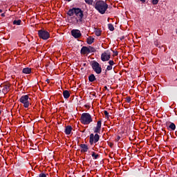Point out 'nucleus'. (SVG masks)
<instances>
[{"instance_id": "obj_1", "label": "nucleus", "mask_w": 177, "mask_h": 177, "mask_svg": "<svg viewBox=\"0 0 177 177\" xmlns=\"http://www.w3.org/2000/svg\"><path fill=\"white\" fill-rule=\"evenodd\" d=\"M67 15L73 17V23H81L84 12L82 9L73 8L68 11Z\"/></svg>"}, {"instance_id": "obj_2", "label": "nucleus", "mask_w": 177, "mask_h": 177, "mask_svg": "<svg viewBox=\"0 0 177 177\" xmlns=\"http://www.w3.org/2000/svg\"><path fill=\"white\" fill-rule=\"evenodd\" d=\"M95 8L101 15H104L106 10L109 9V5L104 1H98L95 4Z\"/></svg>"}, {"instance_id": "obj_3", "label": "nucleus", "mask_w": 177, "mask_h": 177, "mask_svg": "<svg viewBox=\"0 0 177 177\" xmlns=\"http://www.w3.org/2000/svg\"><path fill=\"white\" fill-rule=\"evenodd\" d=\"M81 121L84 125H88L92 122V116H91V114L87 113H82L81 116Z\"/></svg>"}, {"instance_id": "obj_4", "label": "nucleus", "mask_w": 177, "mask_h": 177, "mask_svg": "<svg viewBox=\"0 0 177 177\" xmlns=\"http://www.w3.org/2000/svg\"><path fill=\"white\" fill-rule=\"evenodd\" d=\"M20 102L24 104V107L26 109H28L30 102H31V99H30V97L28 95H23L20 98Z\"/></svg>"}, {"instance_id": "obj_5", "label": "nucleus", "mask_w": 177, "mask_h": 177, "mask_svg": "<svg viewBox=\"0 0 177 177\" xmlns=\"http://www.w3.org/2000/svg\"><path fill=\"white\" fill-rule=\"evenodd\" d=\"M92 68L96 74H100V73H102V67L100 66V64L96 62L92 63Z\"/></svg>"}, {"instance_id": "obj_6", "label": "nucleus", "mask_w": 177, "mask_h": 177, "mask_svg": "<svg viewBox=\"0 0 177 177\" xmlns=\"http://www.w3.org/2000/svg\"><path fill=\"white\" fill-rule=\"evenodd\" d=\"M99 139H100V136H98L97 133H96L95 136L93 133H91L90 135V144L93 145V143H97L99 142Z\"/></svg>"}, {"instance_id": "obj_7", "label": "nucleus", "mask_w": 177, "mask_h": 177, "mask_svg": "<svg viewBox=\"0 0 177 177\" xmlns=\"http://www.w3.org/2000/svg\"><path fill=\"white\" fill-rule=\"evenodd\" d=\"M39 38H41V39H48L49 38V32L46 30H39L38 32Z\"/></svg>"}, {"instance_id": "obj_8", "label": "nucleus", "mask_w": 177, "mask_h": 177, "mask_svg": "<svg viewBox=\"0 0 177 177\" xmlns=\"http://www.w3.org/2000/svg\"><path fill=\"white\" fill-rule=\"evenodd\" d=\"M111 54L109 51H105L101 55V60L102 62H109L110 60V57Z\"/></svg>"}, {"instance_id": "obj_9", "label": "nucleus", "mask_w": 177, "mask_h": 177, "mask_svg": "<svg viewBox=\"0 0 177 177\" xmlns=\"http://www.w3.org/2000/svg\"><path fill=\"white\" fill-rule=\"evenodd\" d=\"M72 36L74 37V38H80L81 37V31L80 30L73 29L71 30Z\"/></svg>"}, {"instance_id": "obj_10", "label": "nucleus", "mask_w": 177, "mask_h": 177, "mask_svg": "<svg viewBox=\"0 0 177 177\" xmlns=\"http://www.w3.org/2000/svg\"><path fill=\"white\" fill-rule=\"evenodd\" d=\"M90 52H91V50L86 46H84L81 49V54L82 55H86L87 53H89Z\"/></svg>"}, {"instance_id": "obj_11", "label": "nucleus", "mask_w": 177, "mask_h": 177, "mask_svg": "<svg viewBox=\"0 0 177 177\" xmlns=\"http://www.w3.org/2000/svg\"><path fill=\"white\" fill-rule=\"evenodd\" d=\"M80 149H81V151L82 153H86V151H88V145H85V144H82L80 145Z\"/></svg>"}, {"instance_id": "obj_12", "label": "nucleus", "mask_w": 177, "mask_h": 177, "mask_svg": "<svg viewBox=\"0 0 177 177\" xmlns=\"http://www.w3.org/2000/svg\"><path fill=\"white\" fill-rule=\"evenodd\" d=\"M2 88H3V93H8V92H9V90H10L9 84H3Z\"/></svg>"}, {"instance_id": "obj_13", "label": "nucleus", "mask_w": 177, "mask_h": 177, "mask_svg": "<svg viewBox=\"0 0 177 177\" xmlns=\"http://www.w3.org/2000/svg\"><path fill=\"white\" fill-rule=\"evenodd\" d=\"M71 131H73V127H71V126H67L65 129V133L66 135H70V133H71Z\"/></svg>"}, {"instance_id": "obj_14", "label": "nucleus", "mask_w": 177, "mask_h": 177, "mask_svg": "<svg viewBox=\"0 0 177 177\" xmlns=\"http://www.w3.org/2000/svg\"><path fill=\"white\" fill-rule=\"evenodd\" d=\"M24 74H31V68H24L22 70Z\"/></svg>"}, {"instance_id": "obj_15", "label": "nucleus", "mask_w": 177, "mask_h": 177, "mask_svg": "<svg viewBox=\"0 0 177 177\" xmlns=\"http://www.w3.org/2000/svg\"><path fill=\"white\" fill-rule=\"evenodd\" d=\"M94 41H95V39L92 37H89L87 38V44L88 45H92V44H93Z\"/></svg>"}, {"instance_id": "obj_16", "label": "nucleus", "mask_w": 177, "mask_h": 177, "mask_svg": "<svg viewBox=\"0 0 177 177\" xmlns=\"http://www.w3.org/2000/svg\"><path fill=\"white\" fill-rule=\"evenodd\" d=\"M63 95L65 99H68L70 97V92H68V91H64Z\"/></svg>"}, {"instance_id": "obj_17", "label": "nucleus", "mask_w": 177, "mask_h": 177, "mask_svg": "<svg viewBox=\"0 0 177 177\" xmlns=\"http://www.w3.org/2000/svg\"><path fill=\"white\" fill-rule=\"evenodd\" d=\"M88 81H90V82H93V81H96V77H95V75H91L88 77Z\"/></svg>"}, {"instance_id": "obj_18", "label": "nucleus", "mask_w": 177, "mask_h": 177, "mask_svg": "<svg viewBox=\"0 0 177 177\" xmlns=\"http://www.w3.org/2000/svg\"><path fill=\"white\" fill-rule=\"evenodd\" d=\"M169 128L171 129V131H175L176 129V126L174 123H171L169 126Z\"/></svg>"}, {"instance_id": "obj_19", "label": "nucleus", "mask_w": 177, "mask_h": 177, "mask_svg": "<svg viewBox=\"0 0 177 177\" xmlns=\"http://www.w3.org/2000/svg\"><path fill=\"white\" fill-rule=\"evenodd\" d=\"M21 23V20H20V19H19L17 21L15 20L13 21V24H15L16 26H20Z\"/></svg>"}, {"instance_id": "obj_20", "label": "nucleus", "mask_w": 177, "mask_h": 177, "mask_svg": "<svg viewBox=\"0 0 177 177\" xmlns=\"http://www.w3.org/2000/svg\"><path fill=\"white\" fill-rule=\"evenodd\" d=\"M109 29L110 30V31H114V26H113V24H109L108 25Z\"/></svg>"}, {"instance_id": "obj_21", "label": "nucleus", "mask_w": 177, "mask_h": 177, "mask_svg": "<svg viewBox=\"0 0 177 177\" xmlns=\"http://www.w3.org/2000/svg\"><path fill=\"white\" fill-rule=\"evenodd\" d=\"M100 129H101L100 127H96V128L94 130L95 133H99L100 132Z\"/></svg>"}, {"instance_id": "obj_22", "label": "nucleus", "mask_w": 177, "mask_h": 177, "mask_svg": "<svg viewBox=\"0 0 177 177\" xmlns=\"http://www.w3.org/2000/svg\"><path fill=\"white\" fill-rule=\"evenodd\" d=\"M91 156L95 158V160H97V158L99 157V155L96 154L95 152H92Z\"/></svg>"}, {"instance_id": "obj_23", "label": "nucleus", "mask_w": 177, "mask_h": 177, "mask_svg": "<svg viewBox=\"0 0 177 177\" xmlns=\"http://www.w3.org/2000/svg\"><path fill=\"white\" fill-rule=\"evenodd\" d=\"M84 1L88 5H92V3H93V0H84Z\"/></svg>"}, {"instance_id": "obj_24", "label": "nucleus", "mask_w": 177, "mask_h": 177, "mask_svg": "<svg viewBox=\"0 0 177 177\" xmlns=\"http://www.w3.org/2000/svg\"><path fill=\"white\" fill-rule=\"evenodd\" d=\"M102 34V32L100 30H96L95 31V35H97V37H100V35Z\"/></svg>"}, {"instance_id": "obj_25", "label": "nucleus", "mask_w": 177, "mask_h": 177, "mask_svg": "<svg viewBox=\"0 0 177 177\" xmlns=\"http://www.w3.org/2000/svg\"><path fill=\"white\" fill-rule=\"evenodd\" d=\"M97 127L102 128V121L99 120L97 123Z\"/></svg>"}, {"instance_id": "obj_26", "label": "nucleus", "mask_w": 177, "mask_h": 177, "mask_svg": "<svg viewBox=\"0 0 177 177\" xmlns=\"http://www.w3.org/2000/svg\"><path fill=\"white\" fill-rule=\"evenodd\" d=\"M160 0H152L153 5H157Z\"/></svg>"}, {"instance_id": "obj_27", "label": "nucleus", "mask_w": 177, "mask_h": 177, "mask_svg": "<svg viewBox=\"0 0 177 177\" xmlns=\"http://www.w3.org/2000/svg\"><path fill=\"white\" fill-rule=\"evenodd\" d=\"M106 70H108V71H110V70H113V66L111 65L108 66Z\"/></svg>"}, {"instance_id": "obj_28", "label": "nucleus", "mask_w": 177, "mask_h": 177, "mask_svg": "<svg viewBox=\"0 0 177 177\" xmlns=\"http://www.w3.org/2000/svg\"><path fill=\"white\" fill-rule=\"evenodd\" d=\"M109 64H110V66H113V65H114V61L110 60V61L109 62Z\"/></svg>"}, {"instance_id": "obj_29", "label": "nucleus", "mask_w": 177, "mask_h": 177, "mask_svg": "<svg viewBox=\"0 0 177 177\" xmlns=\"http://www.w3.org/2000/svg\"><path fill=\"white\" fill-rule=\"evenodd\" d=\"M39 177H46V174L41 173L39 175Z\"/></svg>"}, {"instance_id": "obj_30", "label": "nucleus", "mask_w": 177, "mask_h": 177, "mask_svg": "<svg viewBox=\"0 0 177 177\" xmlns=\"http://www.w3.org/2000/svg\"><path fill=\"white\" fill-rule=\"evenodd\" d=\"M104 113L106 117H109V112L107 111H104Z\"/></svg>"}, {"instance_id": "obj_31", "label": "nucleus", "mask_w": 177, "mask_h": 177, "mask_svg": "<svg viewBox=\"0 0 177 177\" xmlns=\"http://www.w3.org/2000/svg\"><path fill=\"white\" fill-rule=\"evenodd\" d=\"M131 102V98H127V102L129 103Z\"/></svg>"}, {"instance_id": "obj_32", "label": "nucleus", "mask_w": 177, "mask_h": 177, "mask_svg": "<svg viewBox=\"0 0 177 177\" xmlns=\"http://www.w3.org/2000/svg\"><path fill=\"white\" fill-rule=\"evenodd\" d=\"M1 17H5V13H2V14H1Z\"/></svg>"}, {"instance_id": "obj_33", "label": "nucleus", "mask_w": 177, "mask_h": 177, "mask_svg": "<svg viewBox=\"0 0 177 177\" xmlns=\"http://www.w3.org/2000/svg\"><path fill=\"white\" fill-rule=\"evenodd\" d=\"M141 2H143V3H145V2H146V0H140Z\"/></svg>"}, {"instance_id": "obj_34", "label": "nucleus", "mask_w": 177, "mask_h": 177, "mask_svg": "<svg viewBox=\"0 0 177 177\" xmlns=\"http://www.w3.org/2000/svg\"><path fill=\"white\" fill-rule=\"evenodd\" d=\"M117 55H118V52L115 53V56H117Z\"/></svg>"}, {"instance_id": "obj_35", "label": "nucleus", "mask_w": 177, "mask_h": 177, "mask_svg": "<svg viewBox=\"0 0 177 177\" xmlns=\"http://www.w3.org/2000/svg\"><path fill=\"white\" fill-rule=\"evenodd\" d=\"M46 82L48 84H49V80H48V79H47V80H46Z\"/></svg>"}, {"instance_id": "obj_36", "label": "nucleus", "mask_w": 177, "mask_h": 177, "mask_svg": "<svg viewBox=\"0 0 177 177\" xmlns=\"http://www.w3.org/2000/svg\"><path fill=\"white\" fill-rule=\"evenodd\" d=\"M0 13H2V10L0 9Z\"/></svg>"}, {"instance_id": "obj_37", "label": "nucleus", "mask_w": 177, "mask_h": 177, "mask_svg": "<svg viewBox=\"0 0 177 177\" xmlns=\"http://www.w3.org/2000/svg\"><path fill=\"white\" fill-rule=\"evenodd\" d=\"M118 140H120V137L118 138Z\"/></svg>"}, {"instance_id": "obj_38", "label": "nucleus", "mask_w": 177, "mask_h": 177, "mask_svg": "<svg viewBox=\"0 0 177 177\" xmlns=\"http://www.w3.org/2000/svg\"><path fill=\"white\" fill-rule=\"evenodd\" d=\"M68 1V2H70V1H71V0H67Z\"/></svg>"}, {"instance_id": "obj_39", "label": "nucleus", "mask_w": 177, "mask_h": 177, "mask_svg": "<svg viewBox=\"0 0 177 177\" xmlns=\"http://www.w3.org/2000/svg\"><path fill=\"white\" fill-rule=\"evenodd\" d=\"M0 115H1V111H0Z\"/></svg>"}]
</instances>
